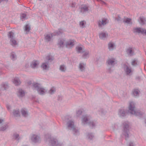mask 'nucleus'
<instances>
[{
	"label": "nucleus",
	"instance_id": "obj_25",
	"mask_svg": "<svg viewBox=\"0 0 146 146\" xmlns=\"http://www.w3.org/2000/svg\"><path fill=\"white\" fill-rule=\"evenodd\" d=\"M25 92L23 90L21 89H20L19 90L17 95L19 97H22L25 96Z\"/></svg>",
	"mask_w": 146,
	"mask_h": 146
},
{
	"label": "nucleus",
	"instance_id": "obj_29",
	"mask_svg": "<svg viewBox=\"0 0 146 146\" xmlns=\"http://www.w3.org/2000/svg\"><path fill=\"white\" fill-rule=\"evenodd\" d=\"M131 64L133 66H136L139 64V62L137 59H135L132 60Z\"/></svg>",
	"mask_w": 146,
	"mask_h": 146
},
{
	"label": "nucleus",
	"instance_id": "obj_23",
	"mask_svg": "<svg viewBox=\"0 0 146 146\" xmlns=\"http://www.w3.org/2000/svg\"><path fill=\"white\" fill-rule=\"evenodd\" d=\"M64 40L63 39H60L58 40V47L60 48L63 47L64 45Z\"/></svg>",
	"mask_w": 146,
	"mask_h": 146
},
{
	"label": "nucleus",
	"instance_id": "obj_20",
	"mask_svg": "<svg viewBox=\"0 0 146 146\" xmlns=\"http://www.w3.org/2000/svg\"><path fill=\"white\" fill-rule=\"evenodd\" d=\"M108 35L106 33L101 32L99 35V36L100 39L104 40L107 37Z\"/></svg>",
	"mask_w": 146,
	"mask_h": 146
},
{
	"label": "nucleus",
	"instance_id": "obj_19",
	"mask_svg": "<svg viewBox=\"0 0 146 146\" xmlns=\"http://www.w3.org/2000/svg\"><path fill=\"white\" fill-rule=\"evenodd\" d=\"M126 52L127 54L130 56L133 55L134 51V49L133 48L130 47L128 48L126 50Z\"/></svg>",
	"mask_w": 146,
	"mask_h": 146
},
{
	"label": "nucleus",
	"instance_id": "obj_37",
	"mask_svg": "<svg viewBox=\"0 0 146 146\" xmlns=\"http://www.w3.org/2000/svg\"><path fill=\"white\" fill-rule=\"evenodd\" d=\"M59 69L62 72H64L66 70V66L64 65H61L60 66Z\"/></svg>",
	"mask_w": 146,
	"mask_h": 146
},
{
	"label": "nucleus",
	"instance_id": "obj_24",
	"mask_svg": "<svg viewBox=\"0 0 146 146\" xmlns=\"http://www.w3.org/2000/svg\"><path fill=\"white\" fill-rule=\"evenodd\" d=\"M1 86L2 89L3 90H6L9 88L8 84L7 82H3Z\"/></svg>",
	"mask_w": 146,
	"mask_h": 146
},
{
	"label": "nucleus",
	"instance_id": "obj_42",
	"mask_svg": "<svg viewBox=\"0 0 146 146\" xmlns=\"http://www.w3.org/2000/svg\"><path fill=\"white\" fill-rule=\"evenodd\" d=\"M128 146H135V144L134 142L133 141H130L128 143Z\"/></svg>",
	"mask_w": 146,
	"mask_h": 146
},
{
	"label": "nucleus",
	"instance_id": "obj_34",
	"mask_svg": "<svg viewBox=\"0 0 146 146\" xmlns=\"http://www.w3.org/2000/svg\"><path fill=\"white\" fill-rule=\"evenodd\" d=\"M11 58L13 60H15L16 59L17 56L14 52H13L11 53Z\"/></svg>",
	"mask_w": 146,
	"mask_h": 146
},
{
	"label": "nucleus",
	"instance_id": "obj_41",
	"mask_svg": "<svg viewBox=\"0 0 146 146\" xmlns=\"http://www.w3.org/2000/svg\"><path fill=\"white\" fill-rule=\"evenodd\" d=\"M56 92V89L54 87H52L49 91V93L50 94H53Z\"/></svg>",
	"mask_w": 146,
	"mask_h": 146
},
{
	"label": "nucleus",
	"instance_id": "obj_47",
	"mask_svg": "<svg viewBox=\"0 0 146 146\" xmlns=\"http://www.w3.org/2000/svg\"><path fill=\"white\" fill-rule=\"evenodd\" d=\"M26 17V15L25 14H21V18L22 19H25Z\"/></svg>",
	"mask_w": 146,
	"mask_h": 146
},
{
	"label": "nucleus",
	"instance_id": "obj_8",
	"mask_svg": "<svg viewBox=\"0 0 146 146\" xmlns=\"http://www.w3.org/2000/svg\"><path fill=\"white\" fill-rule=\"evenodd\" d=\"M47 61L43 63L41 66V68L43 70H48L49 68V63L53 60L52 58L50 56H47L46 58Z\"/></svg>",
	"mask_w": 146,
	"mask_h": 146
},
{
	"label": "nucleus",
	"instance_id": "obj_21",
	"mask_svg": "<svg viewBox=\"0 0 146 146\" xmlns=\"http://www.w3.org/2000/svg\"><path fill=\"white\" fill-rule=\"evenodd\" d=\"M115 44L112 42H110L108 44V49L110 51H112L115 48Z\"/></svg>",
	"mask_w": 146,
	"mask_h": 146
},
{
	"label": "nucleus",
	"instance_id": "obj_27",
	"mask_svg": "<svg viewBox=\"0 0 146 146\" xmlns=\"http://www.w3.org/2000/svg\"><path fill=\"white\" fill-rule=\"evenodd\" d=\"M13 83L16 86L19 85L21 83L19 79L18 78H15L13 81Z\"/></svg>",
	"mask_w": 146,
	"mask_h": 146
},
{
	"label": "nucleus",
	"instance_id": "obj_18",
	"mask_svg": "<svg viewBox=\"0 0 146 146\" xmlns=\"http://www.w3.org/2000/svg\"><path fill=\"white\" fill-rule=\"evenodd\" d=\"M86 67V64L83 63H80L78 65V68L79 70L82 72L85 71Z\"/></svg>",
	"mask_w": 146,
	"mask_h": 146
},
{
	"label": "nucleus",
	"instance_id": "obj_32",
	"mask_svg": "<svg viewBox=\"0 0 146 146\" xmlns=\"http://www.w3.org/2000/svg\"><path fill=\"white\" fill-rule=\"evenodd\" d=\"M13 114L14 116L18 117L20 116V112L18 110H14L13 111Z\"/></svg>",
	"mask_w": 146,
	"mask_h": 146
},
{
	"label": "nucleus",
	"instance_id": "obj_33",
	"mask_svg": "<svg viewBox=\"0 0 146 146\" xmlns=\"http://www.w3.org/2000/svg\"><path fill=\"white\" fill-rule=\"evenodd\" d=\"M139 91L137 89H135L132 92V93L133 95L135 97H138L139 95Z\"/></svg>",
	"mask_w": 146,
	"mask_h": 146
},
{
	"label": "nucleus",
	"instance_id": "obj_2",
	"mask_svg": "<svg viewBox=\"0 0 146 146\" xmlns=\"http://www.w3.org/2000/svg\"><path fill=\"white\" fill-rule=\"evenodd\" d=\"M129 123L127 122H125L123 123L122 134L125 137V140L128 139L131 136L129 131Z\"/></svg>",
	"mask_w": 146,
	"mask_h": 146
},
{
	"label": "nucleus",
	"instance_id": "obj_49",
	"mask_svg": "<svg viewBox=\"0 0 146 146\" xmlns=\"http://www.w3.org/2000/svg\"><path fill=\"white\" fill-rule=\"evenodd\" d=\"M76 4L74 3H72L71 4V6L72 7H75Z\"/></svg>",
	"mask_w": 146,
	"mask_h": 146
},
{
	"label": "nucleus",
	"instance_id": "obj_7",
	"mask_svg": "<svg viewBox=\"0 0 146 146\" xmlns=\"http://www.w3.org/2000/svg\"><path fill=\"white\" fill-rule=\"evenodd\" d=\"M122 68L127 75L131 76L133 74V70L132 69L130 66L126 64H123L122 66Z\"/></svg>",
	"mask_w": 146,
	"mask_h": 146
},
{
	"label": "nucleus",
	"instance_id": "obj_5",
	"mask_svg": "<svg viewBox=\"0 0 146 146\" xmlns=\"http://www.w3.org/2000/svg\"><path fill=\"white\" fill-rule=\"evenodd\" d=\"M68 128L72 131L73 134L75 135L79 134V131L76 128L74 125V122L72 120H70L67 123Z\"/></svg>",
	"mask_w": 146,
	"mask_h": 146
},
{
	"label": "nucleus",
	"instance_id": "obj_28",
	"mask_svg": "<svg viewBox=\"0 0 146 146\" xmlns=\"http://www.w3.org/2000/svg\"><path fill=\"white\" fill-rule=\"evenodd\" d=\"M131 20V19L130 18H128L126 17H124L123 20V22L124 23H126L127 24L131 25L132 24Z\"/></svg>",
	"mask_w": 146,
	"mask_h": 146
},
{
	"label": "nucleus",
	"instance_id": "obj_26",
	"mask_svg": "<svg viewBox=\"0 0 146 146\" xmlns=\"http://www.w3.org/2000/svg\"><path fill=\"white\" fill-rule=\"evenodd\" d=\"M76 50L78 53H82L85 50L81 46H77L76 48Z\"/></svg>",
	"mask_w": 146,
	"mask_h": 146
},
{
	"label": "nucleus",
	"instance_id": "obj_22",
	"mask_svg": "<svg viewBox=\"0 0 146 146\" xmlns=\"http://www.w3.org/2000/svg\"><path fill=\"white\" fill-rule=\"evenodd\" d=\"M21 112L22 116L24 117H27L28 115V113L27 110L25 108L21 109Z\"/></svg>",
	"mask_w": 146,
	"mask_h": 146
},
{
	"label": "nucleus",
	"instance_id": "obj_54",
	"mask_svg": "<svg viewBox=\"0 0 146 146\" xmlns=\"http://www.w3.org/2000/svg\"><path fill=\"white\" fill-rule=\"evenodd\" d=\"M2 1H5L7 2L8 1V0H2Z\"/></svg>",
	"mask_w": 146,
	"mask_h": 146
},
{
	"label": "nucleus",
	"instance_id": "obj_44",
	"mask_svg": "<svg viewBox=\"0 0 146 146\" xmlns=\"http://www.w3.org/2000/svg\"><path fill=\"white\" fill-rule=\"evenodd\" d=\"M30 27L28 25H27L25 26V30L27 32H29L30 29Z\"/></svg>",
	"mask_w": 146,
	"mask_h": 146
},
{
	"label": "nucleus",
	"instance_id": "obj_9",
	"mask_svg": "<svg viewBox=\"0 0 146 146\" xmlns=\"http://www.w3.org/2000/svg\"><path fill=\"white\" fill-rule=\"evenodd\" d=\"M14 33L11 32H9L8 34V37L11 38L10 43L13 47H15L18 44L17 41L14 37Z\"/></svg>",
	"mask_w": 146,
	"mask_h": 146
},
{
	"label": "nucleus",
	"instance_id": "obj_51",
	"mask_svg": "<svg viewBox=\"0 0 146 146\" xmlns=\"http://www.w3.org/2000/svg\"><path fill=\"white\" fill-rule=\"evenodd\" d=\"M100 112L102 114H103L104 113V111L103 109H101L100 110Z\"/></svg>",
	"mask_w": 146,
	"mask_h": 146
},
{
	"label": "nucleus",
	"instance_id": "obj_35",
	"mask_svg": "<svg viewBox=\"0 0 146 146\" xmlns=\"http://www.w3.org/2000/svg\"><path fill=\"white\" fill-rule=\"evenodd\" d=\"M94 136L92 133H88L87 134V138L90 140H92L94 137Z\"/></svg>",
	"mask_w": 146,
	"mask_h": 146
},
{
	"label": "nucleus",
	"instance_id": "obj_50",
	"mask_svg": "<svg viewBox=\"0 0 146 146\" xmlns=\"http://www.w3.org/2000/svg\"><path fill=\"white\" fill-rule=\"evenodd\" d=\"M113 70H111V68H108V72L109 73H111Z\"/></svg>",
	"mask_w": 146,
	"mask_h": 146
},
{
	"label": "nucleus",
	"instance_id": "obj_39",
	"mask_svg": "<svg viewBox=\"0 0 146 146\" xmlns=\"http://www.w3.org/2000/svg\"><path fill=\"white\" fill-rule=\"evenodd\" d=\"M8 127V126L7 124L4 125L3 126L0 127V131H4L6 130Z\"/></svg>",
	"mask_w": 146,
	"mask_h": 146
},
{
	"label": "nucleus",
	"instance_id": "obj_14",
	"mask_svg": "<svg viewBox=\"0 0 146 146\" xmlns=\"http://www.w3.org/2000/svg\"><path fill=\"white\" fill-rule=\"evenodd\" d=\"M39 62L38 61L34 60L30 64V66L33 68H37L39 64Z\"/></svg>",
	"mask_w": 146,
	"mask_h": 146
},
{
	"label": "nucleus",
	"instance_id": "obj_6",
	"mask_svg": "<svg viewBox=\"0 0 146 146\" xmlns=\"http://www.w3.org/2000/svg\"><path fill=\"white\" fill-rule=\"evenodd\" d=\"M90 117L87 115L82 116V123L83 125L86 124L92 127L95 126V124L94 122L90 120Z\"/></svg>",
	"mask_w": 146,
	"mask_h": 146
},
{
	"label": "nucleus",
	"instance_id": "obj_53",
	"mask_svg": "<svg viewBox=\"0 0 146 146\" xmlns=\"http://www.w3.org/2000/svg\"><path fill=\"white\" fill-rule=\"evenodd\" d=\"M7 108L8 110L10 108V107L8 106H7Z\"/></svg>",
	"mask_w": 146,
	"mask_h": 146
},
{
	"label": "nucleus",
	"instance_id": "obj_3",
	"mask_svg": "<svg viewBox=\"0 0 146 146\" xmlns=\"http://www.w3.org/2000/svg\"><path fill=\"white\" fill-rule=\"evenodd\" d=\"M45 137L52 146H62L63 145L62 143L59 142L56 139L51 137L48 135H45Z\"/></svg>",
	"mask_w": 146,
	"mask_h": 146
},
{
	"label": "nucleus",
	"instance_id": "obj_52",
	"mask_svg": "<svg viewBox=\"0 0 146 146\" xmlns=\"http://www.w3.org/2000/svg\"><path fill=\"white\" fill-rule=\"evenodd\" d=\"M4 121V120L3 119H0V123H2Z\"/></svg>",
	"mask_w": 146,
	"mask_h": 146
},
{
	"label": "nucleus",
	"instance_id": "obj_46",
	"mask_svg": "<svg viewBox=\"0 0 146 146\" xmlns=\"http://www.w3.org/2000/svg\"><path fill=\"white\" fill-rule=\"evenodd\" d=\"M115 19L116 20H117L118 22L121 21L122 20L121 18L119 16H118V17L115 18Z\"/></svg>",
	"mask_w": 146,
	"mask_h": 146
},
{
	"label": "nucleus",
	"instance_id": "obj_12",
	"mask_svg": "<svg viewBox=\"0 0 146 146\" xmlns=\"http://www.w3.org/2000/svg\"><path fill=\"white\" fill-rule=\"evenodd\" d=\"M31 139L32 141L35 143L39 142L40 141V137L37 135H33L31 137Z\"/></svg>",
	"mask_w": 146,
	"mask_h": 146
},
{
	"label": "nucleus",
	"instance_id": "obj_43",
	"mask_svg": "<svg viewBox=\"0 0 146 146\" xmlns=\"http://www.w3.org/2000/svg\"><path fill=\"white\" fill-rule=\"evenodd\" d=\"M63 33V31L62 29H58V31H57L55 34L56 35H61Z\"/></svg>",
	"mask_w": 146,
	"mask_h": 146
},
{
	"label": "nucleus",
	"instance_id": "obj_16",
	"mask_svg": "<svg viewBox=\"0 0 146 146\" xmlns=\"http://www.w3.org/2000/svg\"><path fill=\"white\" fill-rule=\"evenodd\" d=\"M126 112L125 110L123 109L119 110L118 112V114L119 117H122L126 116Z\"/></svg>",
	"mask_w": 146,
	"mask_h": 146
},
{
	"label": "nucleus",
	"instance_id": "obj_10",
	"mask_svg": "<svg viewBox=\"0 0 146 146\" xmlns=\"http://www.w3.org/2000/svg\"><path fill=\"white\" fill-rule=\"evenodd\" d=\"M134 33H141L143 35L146 36V30L144 28H134L133 30Z\"/></svg>",
	"mask_w": 146,
	"mask_h": 146
},
{
	"label": "nucleus",
	"instance_id": "obj_15",
	"mask_svg": "<svg viewBox=\"0 0 146 146\" xmlns=\"http://www.w3.org/2000/svg\"><path fill=\"white\" fill-rule=\"evenodd\" d=\"M54 35L53 33L47 34L45 35L44 40L46 42L50 41Z\"/></svg>",
	"mask_w": 146,
	"mask_h": 146
},
{
	"label": "nucleus",
	"instance_id": "obj_45",
	"mask_svg": "<svg viewBox=\"0 0 146 146\" xmlns=\"http://www.w3.org/2000/svg\"><path fill=\"white\" fill-rule=\"evenodd\" d=\"M19 135L17 134H14L13 135V137L14 138L17 140H19Z\"/></svg>",
	"mask_w": 146,
	"mask_h": 146
},
{
	"label": "nucleus",
	"instance_id": "obj_11",
	"mask_svg": "<svg viewBox=\"0 0 146 146\" xmlns=\"http://www.w3.org/2000/svg\"><path fill=\"white\" fill-rule=\"evenodd\" d=\"M108 22V19L106 18H103L100 20L98 21V26L99 27L101 28L106 25Z\"/></svg>",
	"mask_w": 146,
	"mask_h": 146
},
{
	"label": "nucleus",
	"instance_id": "obj_1",
	"mask_svg": "<svg viewBox=\"0 0 146 146\" xmlns=\"http://www.w3.org/2000/svg\"><path fill=\"white\" fill-rule=\"evenodd\" d=\"M128 112L131 114L140 117L143 116L145 114L144 112L135 110V104L133 102H129Z\"/></svg>",
	"mask_w": 146,
	"mask_h": 146
},
{
	"label": "nucleus",
	"instance_id": "obj_48",
	"mask_svg": "<svg viewBox=\"0 0 146 146\" xmlns=\"http://www.w3.org/2000/svg\"><path fill=\"white\" fill-rule=\"evenodd\" d=\"M97 1H98L100 2V3L102 4H106V3L102 0H97Z\"/></svg>",
	"mask_w": 146,
	"mask_h": 146
},
{
	"label": "nucleus",
	"instance_id": "obj_31",
	"mask_svg": "<svg viewBox=\"0 0 146 146\" xmlns=\"http://www.w3.org/2000/svg\"><path fill=\"white\" fill-rule=\"evenodd\" d=\"M88 7L86 5L83 6L81 8V12L84 13L85 12L87 11L88 10Z\"/></svg>",
	"mask_w": 146,
	"mask_h": 146
},
{
	"label": "nucleus",
	"instance_id": "obj_40",
	"mask_svg": "<svg viewBox=\"0 0 146 146\" xmlns=\"http://www.w3.org/2000/svg\"><path fill=\"white\" fill-rule=\"evenodd\" d=\"M86 23V22L84 21H82L80 22L79 25L80 27L82 28L84 27Z\"/></svg>",
	"mask_w": 146,
	"mask_h": 146
},
{
	"label": "nucleus",
	"instance_id": "obj_36",
	"mask_svg": "<svg viewBox=\"0 0 146 146\" xmlns=\"http://www.w3.org/2000/svg\"><path fill=\"white\" fill-rule=\"evenodd\" d=\"M83 111L82 109L78 110L76 112V115L77 117H80L82 115Z\"/></svg>",
	"mask_w": 146,
	"mask_h": 146
},
{
	"label": "nucleus",
	"instance_id": "obj_30",
	"mask_svg": "<svg viewBox=\"0 0 146 146\" xmlns=\"http://www.w3.org/2000/svg\"><path fill=\"white\" fill-rule=\"evenodd\" d=\"M140 20H139V22L141 25H143L145 24L146 20L145 18V17L143 16H141L139 18Z\"/></svg>",
	"mask_w": 146,
	"mask_h": 146
},
{
	"label": "nucleus",
	"instance_id": "obj_38",
	"mask_svg": "<svg viewBox=\"0 0 146 146\" xmlns=\"http://www.w3.org/2000/svg\"><path fill=\"white\" fill-rule=\"evenodd\" d=\"M74 45V41H70L67 42L66 43V46L67 47L69 46H72Z\"/></svg>",
	"mask_w": 146,
	"mask_h": 146
},
{
	"label": "nucleus",
	"instance_id": "obj_4",
	"mask_svg": "<svg viewBox=\"0 0 146 146\" xmlns=\"http://www.w3.org/2000/svg\"><path fill=\"white\" fill-rule=\"evenodd\" d=\"M32 88L36 90L38 94L41 95H44L46 92V90L42 87L40 84L37 83H34L32 85Z\"/></svg>",
	"mask_w": 146,
	"mask_h": 146
},
{
	"label": "nucleus",
	"instance_id": "obj_13",
	"mask_svg": "<svg viewBox=\"0 0 146 146\" xmlns=\"http://www.w3.org/2000/svg\"><path fill=\"white\" fill-rule=\"evenodd\" d=\"M107 62L108 66L113 67L115 64V60L114 58H108V59Z\"/></svg>",
	"mask_w": 146,
	"mask_h": 146
},
{
	"label": "nucleus",
	"instance_id": "obj_17",
	"mask_svg": "<svg viewBox=\"0 0 146 146\" xmlns=\"http://www.w3.org/2000/svg\"><path fill=\"white\" fill-rule=\"evenodd\" d=\"M82 57L83 59H87L89 57V52L85 50L82 53Z\"/></svg>",
	"mask_w": 146,
	"mask_h": 146
}]
</instances>
